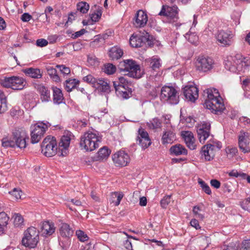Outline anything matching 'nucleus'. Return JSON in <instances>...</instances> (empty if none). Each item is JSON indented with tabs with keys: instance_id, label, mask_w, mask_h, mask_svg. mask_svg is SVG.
<instances>
[{
	"instance_id": "nucleus-64",
	"label": "nucleus",
	"mask_w": 250,
	"mask_h": 250,
	"mask_svg": "<svg viewBox=\"0 0 250 250\" xmlns=\"http://www.w3.org/2000/svg\"><path fill=\"white\" fill-rule=\"evenodd\" d=\"M124 245L126 249L128 250H132V243L130 240L128 239L125 240L124 243Z\"/></svg>"
},
{
	"instance_id": "nucleus-62",
	"label": "nucleus",
	"mask_w": 250,
	"mask_h": 250,
	"mask_svg": "<svg viewBox=\"0 0 250 250\" xmlns=\"http://www.w3.org/2000/svg\"><path fill=\"white\" fill-rule=\"evenodd\" d=\"M210 185L216 188H218L220 187V182L216 179L211 180L210 181Z\"/></svg>"
},
{
	"instance_id": "nucleus-33",
	"label": "nucleus",
	"mask_w": 250,
	"mask_h": 250,
	"mask_svg": "<svg viewBox=\"0 0 250 250\" xmlns=\"http://www.w3.org/2000/svg\"><path fill=\"white\" fill-rule=\"evenodd\" d=\"M211 243V238L209 237L202 236L198 240V244L200 249L205 250Z\"/></svg>"
},
{
	"instance_id": "nucleus-8",
	"label": "nucleus",
	"mask_w": 250,
	"mask_h": 250,
	"mask_svg": "<svg viewBox=\"0 0 250 250\" xmlns=\"http://www.w3.org/2000/svg\"><path fill=\"white\" fill-rule=\"evenodd\" d=\"M57 142L54 137L48 136L43 141L42 151L47 157H51L57 152Z\"/></svg>"
},
{
	"instance_id": "nucleus-55",
	"label": "nucleus",
	"mask_w": 250,
	"mask_h": 250,
	"mask_svg": "<svg viewBox=\"0 0 250 250\" xmlns=\"http://www.w3.org/2000/svg\"><path fill=\"white\" fill-rule=\"evenodd\" d=\"M239 250H250V239L244 240Z\"/></svg>"
},
{
	"instance_id": "nucleus-26",
	"label": "nucleus",
	"mask_w": 250,
	"mask_h": 250,
	"mask_svg": "<svg viewBox=\"0 0 250 250\" xmlns=\"http://www.w3.org/2000/svg\"><path fill=\"white\" fill-rule=\"evenodd\" d=\"M94 87L104 92L108 93L110 91L109 82L104 79H98Z\"/></svg>"
},
{
	"instance_id": "nucleus-23",
	"label": "nucleus",
	"mask_w": 250,
	"mask_h": 250,
	"mask_svg": "<svg viewBox=\"0 0 250 250\" xmlns=\"http://www.w3.org/2000/svg\"><path fill=\"white\" fill-rule=\"evenodd\" d=\"M174 129L171 126H168L164 132L162 142L163 144H171L176 140Z\"/></svg>"
},
{
	"instance_id": "nucleus-59",
	"label": "nucleus",
	"mask_w": 250,
	"mask_h": 250,
	"mask_svg": "<svg viewBox=\"0 0 250 250\" xmlns=\"http://www.w3.org/2000/svg\"><path fill=\"white\" fill-rule=\"evenodd\" d=\"M48 42L43 39H39L36 42V44L38 46L43 47L47 45Z\"/></svg>"
},
{
	"instance_id": "nucleus-60",
	"label": "nucleus",
	"mask_w": 250,
	"mask_h": 250,
	"mask_svg": "<svg viewBox=\"0 0 250 250\" xmlns=\"http://www.w3.org/2000/svg\"><path fill=\"white\" fill-rule=\"evenodd\" d=\"M86 31L84 29H82L81 30L77 31L74 34H72V38L73 39L77 38L83 35L85 33H86Z\"/></svg>"
},
{
	"instance_id": "nucleus-51",
	"label": "nucleus",
	"mask_w": 250,
	"mask_h": 250,
	"mask_svg": "<svg viewBox=\"0 0 250 250\" xmlns=\"http://www.w3.org/2000/svg\"><path fill=\"white\" fill-rule=\"evenodd\" d=\"M9 193L15 197L16 199H21V197L22 191L20 189L15 188L12 191Z\"/></svg>"
},
{
	"instance_id": "nucleus-12",
	"label": "nucleus",
	"mask_w": 250,
	"mask_h": 250,
	"mask_svg": "<svg viewBox=\"0 0 250 250\" xmlns=\"http://www.w3.org/2000/svg\"><path fill=\"white\" fill-rule=\"evenodd\" d=\"M159 15L167 17L169 22H174L178 19L177 7L163 5Z\"/></svg>"
},
{
	"instance_id": "nucleus-38",
	"label": "nucleus",
	"mask_w": 250,
	"mask_h": 250,
	"mask_svg": "<svg viewBox=\"0 0 250 250\" xmlns=\"http://www.w3.org/2000/svg\"><path fill=\"white\" fill-rule=\"evenodd\" d=\"M46 70L48 74L53 79L55 82L60 81V77L57 74V70L55 68L52 66H49L46 67Z\"/></svg>"
},
{
	"instance_id": "nucleus-46",
	"label": "nucleus",
	"mask_w": 250,
	"mask_h": 250,
	"mask_svg": "<svg viewBox=\"0 0 250 250\" xmlns=\"http://www.w3.org/2000/svg\"><path fill=\"white\" fill-rule=\"evenodd\" d=\"M7 108L6 98L4 95H0V113L5 112Z\"/></svg>"
},
{
	"instance_id": "nucleus-6",
	"label": "nucleus",
	"mask_w": 250,
	"mask_h": 250,
	"mask_svg": "<svg viewBox=\"0 0 250 250\" xmlns=\"http://www.w3.org/2000/svg\"><path fill=\"white\" fill-rule=\"evenodd\" d=\"M161 99L169 104H175L179 102V93L172 86L165 85L161 89Z\"/></svg>"
},
{
	"instance_id": "nucleus-54",
	"label": "nucleus",
	"mask_w": 250,
	"mask_h": 250,
	"mask_svg": "<svg viewBox=\"0 0 250 250\" xmlns=\"http://www.w3.org/2000/svg\"><path fill=\"white\" fill-rule=\"evenodd\" d=\"M241 206L242 208L246 210H250V198H248L243 200Z\"/></svg>"
},
{
	"instance_id": "nucleus-40",
	"label": "nucleus",
	"mask_w": 250,
	"mask_h": 250,
	"mask_svg": "<svg viewBox=\"0 0 250 250\" xmlns=\"http://www.w3.org/2000/svg\"><path fill=\"white\" fill-rule=\"evenodd\" d=\"M104 72L108 75H111L114 73L116 70V67L111 63L104 64L103 68Z\"/></svg>"
},
{
	"instance_id": "nucleus-35",
	"label": "nucleus",
	"mask_w": 250,
	"mask_h": 250,
	"mask_svg": "<svg viewBox=\"0 0 250 250\" xmlns=\"http://www.w3.org/2000/svg\"><path fill=\"white\" fill-rule=\"evenodd\" d=\"M124 194L122 192H114L111 194L110 201L114 203L115 206H118L123 198Z\"/></svg>"
},
{
	"instance_id": "nucleus-17",
	"label": "nucleus",
	"mask_w": 250,
	"mask_h": 250,
	"mask_svg": "<svg viewBox=\"0 0 250 250\" xmlns=\"http://www.w3.org/2000/svg\"><path fill=\"white\" fill-rule=\"evenodd\" d=\"M216 148L219 150L220 149L221 146L217 147L214 145L208 144L202 147V155L206 161H210L213 158Z\"/></svg>"
},
{
	"instance_id": "nucleus-49",
	"label": "nucleus",
	"mask_w": 250,
	"mask_h": 250,
	"mask_svg": "<svg viewBox=\"0 0 250 250\" xmlns=\"http://www.w3.org/2000/svg\"><path fill=\"white\" fill-rule=\"evenodd\" d=\"M200 210L201 209L199 207L194 206L193 208L192 211L197 218L203 220L204 219V215L199 212Z\"/></svg>"
},
{
	"instance_id": "nucleus-19",
	"label": "nucleus",
	"mask_w": 250,
	"mask_h": 250,
	"mask_svg": "<svg viewBox=\"0 0 250 250\" xmlns=\"http://www.w3.org/2000/svg\"><path fill=\"white\" fill-rule=\"evenodd\" d=\"M70 137L68 134L62 137L59 144V154L62 156L66 155L68 152V148L70 145Z\"/></svg>"
},
{
	"instance_id": "nucleus-27",
	"label": "nucleus",
	"mask_w": 250,
	"mask_h": 250,
	"mask_svg": "<svg viewBox=\"0 0 250 250\" xmlns=\"http://www.w3.org/2000/svg\"><path fill=\"white\" fill-rule=\"evenodd\" d=\"M110 150L106 146L100 149L98 153L94 156L93 161H101L107 158L110 154Z\"/></svg>"
},
{
	"instance_id": "nucleus-18",
	"label": "nucleus",
	"mask_w": 250,
	"mask_h": 250,
	"mask_svg": "<svg viewBox=\"0 0 250 250\" xmlns=\"http://www.w3.org/2000/svg\"><path fill=\"white\" fill-rule=\"evenodd\" d=\"M137 141L144 149L147 148L151 144L148 133L142 128L138 130Z\"/></svg>"
},
{
	"instance_id": "nucleus-3",
	"label": "nucleus",
	"mask_w": 250,
	"mask_h": 250,
	"mask_svg": "<svg viewBox=\"0 0 250 250\" xmlns=\"http://www.w3.org/2000/svg\"><path fill=\"white\" fill-rule=\"evenodd\" d=\"M101 140V137L98 134L91 131H88L81 136L80 146L82 149L92 151L99 147V143Z\"/></svg>"
},
{
	"instance_id": "nucleus-42",
	"label": "nucleus",
	"mask_w": 250,
	"mask_h": 250,
	"mask_svg": "<svg viewBox=\"0 0 250 250\" xmlns=\"http://www.w3.org/2000/svg\"><path fill=\"white\" fill-rule=\"evenodd\" d=\"M77 7L78 10L83 14L86 13L89 8L88 4L83 1L79 2L77 4Z\"/></svg>"
},
{
	"instance_id": "nucleus-24",
	"label": "nucleus",
	"mask_w": 250,
	"mask_h": 250,
	"mask_svg": "<svg viewBox=\"0 0 250 250\" xmlns=\"http://www.w3.org/2000/svg\"><path fill=\"white\" fill-rule=\"evenodd\" d=\"M149 35L147 33L144 37L132 35L130 38V44L133 47H139L142 46L145 41L148 40Z\"/></svg>"
},
{
	"instance_id": "nucleus-63",
	"label": "nucleus",
	"mask_w": 250,
	"mask_h": 250,
	"mask_svg": "<svg viewBox=\"0 0 250 250\" xmlns=\"http://www.w3.org/2000/svg\"><path fill=\"white\" fill-rule=\"evenodd\" d=\"M190 223L191 226L195 228L196 229L200 228L198 220L195 219H192Z\"/></svg>"
},
{
	"instance_id": "nucleus-58",
	"label": "nucleus",
	"mask_w": 250,
	"mask_h": 250,
	"mask_svg": "<svg viewBox=\"0 0 250 250\" xmlns=\"http://www.w3.org/2000/svg\"><path fill=\"white\" fill-rule=\"evenodd\" d=\"M229 175L231 177H237L238 176H246L244 173H239L236 170H232L229 173Z\"/></svg>"
},
{
	"instance_id": "nucleus-50",
	"label": "nucleus",
	"mask_w": 250,
	"mask_h": 250,
	"mask_svg": "<svg viewBox=\"0 0 250 250\" xmlns=\"http://www.w3.org/2000/svg\"><path fill=\"white\" fill-rule=\"evenodd\" d=\"M198 183L202 187L203 190L208 194H210L211 192L209 186L201 179H199Z\"/></svg>"
},
{
	"instance_id": "nucleus-4",
	"label": "nucleus",
	"mask_w": 250,
	"mask_h": 250,
	"mask_svg": "<svg viewBox=\"0 0 250 250\" xmlns=\"http://www.w3.org/2000/svg\"><path fill=\"white\" fill-rule=\"evenodd\" d=\"M39 240V232L37 229L33 227L29 228L24 232L22 244L26 247L35 248Z\"/></svg>"
},
{
	"instance_id": "nucleus-25",
	"label": "nucleus",
	"mask_w": 250,
	"mask_h": 250,
	"mask_svg": "<svg viewBox=\"0 0 250 250\" xmlns=\"http://www.w3.org/2000/svg\"><path fill=\"white\" fill-rule=\"evenodd\" d=\"M55 227L52 222L49 221L42 222L41 226V232L44 236L52 235L55 232Z\"/></svg>"
},
{
	"instance_id": "nucleus-56",
	"label": "nucleus",
	"mask_w": 250,
	"mask_h": 250,
	"mask_svg": "<svg viewBox=\"0 0 250 250\" xmlns=\"http://www.w3.org/2000/svg\"><path fill=\"white\" fill-rule=\"evenodd\" d=\"M83 80L84 81L86 82L87 83H91L93 84V86H95V84H96V81L98 79H96L95 78L93 77V76L91 75H88L84 77H83Z\"/></svg>"
},
{
	"instance_id": "nucleus-9",
	"label": "nucleus",
	"mask_w": 250,
	"mask_h": 250,
	"mask_svg": "<svg viewBox=\"0 0 250 250\" xmlns=\"http://www.w3.org/2000/svg\"><path fill=\"white\" fill-rule=\"evenodd\" d=\"M47 128V125L42 122L38 123L32 126L31 132V143L35 144L39 142Z\"/></svg>"
},
{
	"instance_id": "nucleus-45",
	"label": "nucleus",
	"mask_w": 250,
	"mask_h": 250,
	"mask_svg": "<svg viewBox=\"0 0 250 250\" xmlns=\"http://www.w3.org/2000/svg\"><path fill=\"white\" fill-rule=\"evenodd\" d=\"M1 145L4 147H14L15 146V142H14V140L13 139L11 140L7 138H4L1 140Z\"/></svg>"
},
{
	"instance_id": "nucleus-29",
	"label": "nucleus",
	"mask_w": 250,
	"mask_h": 250,
	"mask_svg": "<svg viewBox=\"0 0 250 250\" xmlns=\"http://www.w3.org/2000/svg\"><path fill=\"white\" fill-rule=\"evenodd\" d=\"M123 55V50L117 47L111 48L109 51V56L112 60H118Z\"/></svg>"
},
{
	"instance_id": "nucleus-7",
	"label": "nucleus",
	"mask_w": 250,
	"mask_h": 250,
	"mask_svg": "<svg viewBox=\"0 0 250 250\" xmlns=\"http://www.w3.org/2000/svg\"><path fill=\"white\" fill-rule=\"evenodd\" d=\"M0 83L5 87H10L14 90H21L25 86L26 82L21 77L13 76L1 79Z\"/></svg>"
},
{
	"instance_id": "nucleus-32",
	"label": "nucleus",
	"mask_w": 250,
	"mask_h": 250,
	"mask_svg": "<svg viewBox=\"0 0 250 250\" xmlns=\"http://www.w3.org/2000/svg\"><path fill=\"white\" fill-rule=\"evenodd\" d=\"M170 151L171 153L175 155H186L187 154V149L180 144L172 146L170 148Z\"/></svg>"
},
{
	"instance_id": "nucleus-41",
	"label": "nucleus",
	"mask_w": 250,
	"mask_h": 250,
	"mask_svg": "<svg viewBox=\"0 0 250 250\" xmlns=\"http://www.w3.org/2000/svg\"><path fill=\"white\" fill-rule=\"evenodd\" d=\"M185 37L190 42L193 44H195L198 40V37L194 32H192L191 31L189 33H187Z\"/></svg>"
},
{
	"instance_id": "nucleus-37",
	"label": "nucleus",
	"mask_w": 250,
	"mask_h": 250,
	"mask_svg": "<svg viewBox=\"0 0 250 250\" xmlns=\"http://www.w3.org/2000/svg\"><path fill=\"white\" fill-rule=\"evenodd\" d=\"M148 61L149 62L150 67L153 70L159 68L161 66L160 60L157 57L153 56L148 59Z\"/></svg>"
},
{
	"instance_id": "nucleus-31",
	"label": "nucleus",
	"mask_w": 250,
	"mask_h": 250,
	"mask_svg": "<svg viewBox=\"0 0 250 250\" xmlns=\"http://www.w3.org/2000/svg\"><path fill=\"white\" fill-rule=\"evenodd\" d=\"M73 233V230L67 224L63 223L61 224L60 229V233L62 236L69 237L72 235Z\"/></svg>"
},
{
	"instance_id": "nucleus-52",
	"label": "nucleus",
	"mask_w": 250,
	"mask_h": 250,
	"mask_svg": "<svg viewBox=\"0 0 250 250\" xmlns=\"http://www.w3.org/2000/svg\"><path fill=\"white\" fill-rule=\"evenodd\" d=\"M76 235L81 241L84 242L88 239L87 235L81 230L76 231Z\"/></svg>"
},
{
	"instance_id": "nucleus-47",
	"label": "nucleus",
	"mask_w": 250,
	"mask_h": 250,
	"mask_svg": "<svg viewBox=\"0 0 250 250\" xmlns=\"http://www.w3.org/2000/svg\"><path fill=\"white\" fill-rule=\"evenodd\" d=\"M102 12L101 9H98L96 13L90 15V21L92 22H96L99 21L102 16Z\"/></svg>"
},
{
	"instance_id": "nucleus-48",
	"label": "nucleus",
	"mask_w": 250,
	"mask_h": 250,
	"mask_svg": "<svg viewBox=\"0 0 250 250\" xmlns=\"http://www.w3.org/2000/svg\"><path fill=\"white\" fill-rule=\"evenodd\" d=\"M226 152L228 158L232 157L237 152V149L235 147L228 146L226 148Z\"/></svg>"
},
{
	"instance_id": "nucleus-44",
	"label": "nucleus",
	"mask_w": 250,
	"mask_h": 250,
	"mask_svg": "<svg viewBox=\"0 0 250 250\" xmlns=\"http://www.w3.org/2000/svg\"><path fill=\"white\" fill-rule=\"evenodd\" d=\"M14 218V225L16 227H19L23 224V218L19 213H15L13 216Z\"/></svg>"
},
{
	"instance_id": "nucleus-13",
	"label": "nucleus",
	"mask_w": 250,
	"mask_h": 250,
	"mask_svg": "<svg viewBox=\"0 0 250 250\" xmlns=\"http://www.w3.org/2000/svg\"><path fill=\"white\" fill-rule=\"evenodd\" d=\"M210 125L209 123L203 122L199 125L197 129V132L199 141L204 144L210 135Z\"/></svg>"
},
{
	"instance_id": "nucleus-43",
	"label": "nucleus",
	"mask_w": 250,
	"mask_h": 250,
	"mask_svg": "<svg viewBox=\"0 0 250 250\" xmlns=\"http://www.w3.org/2000/svg\"><path fill=\"white\" fill-rule=\"evenodd\" d=\"M148 126L151 129H157L161 126V122L158 118H154L150 122L147 123Z\"/></svg>"
},
{
	"instance_id": "nucleus-39",
	"label": "nucleus",
	"mask_w": 250,
	"mask_h": 250,
	"mask_svg": "<svg viewBox=\"0 0 250 250\" xmlns=\"http://www.w3.org/2000/svg\"><path fill=\"white\" fill-rule=\"evenodd\" d=\"M77 84L75 79L67 80L64 84L65 89L67 92H70L76 86Z\"/></svg>"
},
{
	"instance_id": "nucleus-1",
	"label": "nucleus",
	"mask_w": 250,
	"mask_h": 250,
	"mask_svg": "<svg viewBox=\"0 0 250 250\" xmlns=\"http://www.w3.org/2000/svg\"><path fill=\"white\" fill-rule=\"evenodd\" d=\"M203 95L205 99V106L212 113L218 114L225 109L222 99L217 89H207L204 91Z\"/></svg>"
},
{
	"instance_id": "nucleus-53",
	"label": "nucleus",
	"mask_w": 250,
	"mask_h": 250,
	"mask_svg": "<svg viewBox=\"0 0 250 250\" xmlns=\"http://www.w3.org/2000/svg\"><path fill=\"white\" fill-rule=\"evenodd\" d=\"M170 195H167L164 197L161 201V207L164 208H167L168 205L170 202Z\"/></svg>"
},
{
	"instance_id": "nucleus-21",
	"label": "nucleus",
	"mask_w": 250,
	"mask_h": 250,
	"mask_svg": "<svg viewBox=\"0 0 250 250\" xmlns=\"http://www.w3.org/2000/svg\"><path fill=\"white\" fill-rule=\"evenodd\" d=\"M181 136L184 139L187 146L191 150H194L196 148L195 139L193 133L189 131H183L181 132Z\"/></svg>"
},
{
	"instance_id": "nucleus-34",
	"label": "nucleus",
	"mask_w": 250,
	"mask_h": 250,
	"mask_svg": "<svg viewBox=\"0 0 250 250\" xmlns=\"http://www.w3.org/2000/svg\"><path fill=\"white\" fill-rule=\"evenodd\" d=\"M38 89L41 95L42 101H48L50 99V92L48 89L42 85H39Z\"/></svg>"
},
{
	"instance_id": "nucleus-22",
	"label": "nucleus",
	"mask_w": 250,
	"mask_h": 250,
	"mask_svg": "<svg viewBox=\"0 0 250 250\" xmlns=\"http://www.w3.org/2000/svg\"><path fill=\"white\" fill-rule=\"evenodd\" d=\"M233 35L230 31L221 30L217 35V40L224 45H230L232 43Z\"/></svg>"
},
{
	"instance_id": "nucleus-30",
	"label": "nucleus",
	"mask_w": 250,
	"mask_h": 250,
	"mask_svg": "<svg viewBox=\"0 0 250 250\" xmlns=\"http://www.w3.org/2000/svg\"><path fill=\"white\" fill-rule=\"evenodd\" d=\"M23 72L26 75L33 78L40 79L42 77L39 69L29 68L24 70Z\"/></svg>"
},
{
	"instance_id": "nucleus-28",
	"label": "nucleus",
	"mask_w": 250,
	"mask_h": 250,
	"mask_svg": "<svg viewBox=\"0 0 250 250\" xmlns=\"http://www.w3.org/2000/svg\"><path fill=\"white\" fill-rule=\"evenodd\" d=\"M9 217L4 212L0 213V234H3L6 228L9 221Z\"/></svg>"
},
{
	"instance_id": "nucleus-14",
	"label": "nucleus",
	"mask_w": 250,
	"mask_h": 250,
	"mask_svg": "<svg viewBox=\"0 0 250 250\" xmlns=\"http://www.w3.org/2000/svg\"><path fill=\"white\" fill-rule=\"evenodd\" d=\"M114 163L118 166H126L130 161V158L127 153L120 150L115 153L112 156Z\"/></svg>"
},
{
	"instance_id": "nucleus-15",
	"label": "nucleus",
	"mask_w": 250,
	"mask_h": 250,
	"mask_svg": "<svg viewBox=\"0 0 250 250\" xmlns=\"http://www.w3.org/2000/svg\"><path fill=\"white\" fill-rule=\"evenodd\" d=\"M238 144L240 149L244 153L250 152V137L248 132H240L239 136Z\"/></svg>"
},
{
	"instance_id": "nucleus-10",
	"label": "nucleus",
	"mask_w": 250,
	"mask_h": 250,
	"mask_svg": "<svg viewBox=\"0 0 250 250\" xmlns=\"http://www.w3.org/2000/svg\"><path fill=\"white\" fill-rule=\"evenodd\" d=\"M214 65L213 60L208 57L199 56L195 62L196 69L202 72H207L211 70Z\"/></svg>"
},
{
	"instance_id": "nucleus-11",
	"label": "nucleus",
	"mask_w": 250,
	"mask_h": 250,
	"mask_svg": "<svg viewBox=\"0 0 250 250\" xmlns=\"http://www.w3.org/2000/svg\"><path fill=\"white\" fill-rule=\"evenodd\" d=\"M13 136L14 142H15V146L20 148L26 147V139L28 140V137L24 130H15L13 133Z\"/></svg>"
},
{
	"instance_id": "nucleus-16",
	"label": "nucleus",
	"mask_w": 250,
	"mask_h": 250,
	"mask_svg": "<svg viewBox=\"0 0 250 250\" xmlns=\"http://www.w3.org/2000/svg\"><path fill=\"white\" fill-rule=\"evenodd\" d=\"M183 92L186 99L191 102H194L199 96L198 88L194 85L186 86Z\"/></svg>"
},
{
	"instance_id": "nucleus-5",
	"label": "nucleus",
	"mask_w": 250,
	"mask_h": 250,
	"mask_svg": "<svg viewBox=\"0 0 250 250\" xmlns=\"http://www.w3.org/2000/svg\"><path fill=\"white\" fill-rule=\"evenodd\" d=\"M121 71L128 72L130 77L139 78L141 76L140 66L132 60H126L121 62L119 64Z\"/></svg>"
},
{
	"instance_id": "nucleus-57",
	"label": "nucleus",
	"mask_w": 250,
	"mask_h": 250,
	"mask_svg": "<svg viewBox=\"0 0 250 250\" xmlns=\"http://www.w3.org/2000/svg\"><path fill=\"white\" fill-rule=\"evenodd\" d=\"M57 67L60 68V71L63 74L68 75L70 73V68L64 65H58Z\"/></svg>"
},
{
	"instance_id": "nucleus-61",
	"label": "nucleus",
	"mask_w": 250,
	"mask_h": 250,
	"mask_svg": "<svg viewBox=\"0 0 250 250\" xmlns=\"http://www.w3.org/2000/svg\"><path fill=\"white\" fill-rule=\"evenodd\" d=\"M32 17L27 13H25L22 15L21 20L24 22H27L29 21Z\"/></svg>"
},
{
	"instance_id": "nucleus-2",
	"label": "nucleus",
	"mask_w": 250,
	"mask_h": 250,
	"mask_svg": "<svg viewBox=\"0 0 250 250\" xmlns=\"http://www.w3.org/2000/svg\"><path fill=\"white\" fill-rule=\"evenodd\" d=\"M225 68L229 71L238 74H241L249 71L250 60L244 58L240 54L234 57H229L225 61Z\"/></svg>"
},
{
	"instance_id": "nucleus-20",
	"label": "nucleus",
	"mask_w": 250,
	"mask_h": 250,
	"mask_svg": "<svg viewBox=\"0 0 250 250\" xmlns=\"http://www.w3.org/2000/svg\"><path fill=\"white\" fill-rule=\"evenodd\" d=\"M148 21V17L146 14L143 10H139L134 18L133 24L136 27H144Z\"/></svg>"
},
{
	"instance_id": "nucleus-36",
	"label": "nucleus",
	"mask_w": 250,
	"mask_h": 250,
	"mask_svg": "<svg viewBox=\"0 0 250 250\" xmlns=\"http://www.w3.org/2000/svg\"><path fill=\"white\" fill-rule=\"evenodd\" d=\"M63 99V95L61 89L55 87L53 88V100L57 104H60Z\"/></svg>"
}]
</instances>
